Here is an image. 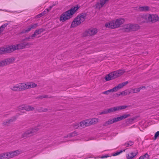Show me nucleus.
Masks as SVG:
<instances>
[{
	"label": "nucleus",
	"instance_id": "nucleus-1",
	"mask_svg": "<svg viewBox=\"0 0 159 159\" xmlns=\"http://www.w3.org/2000/svg\"><path fill=\"white\" fill-rule=\"evenodd\" d=\"M37 86L36 84L33 82L22 83L13 86L10 89L14 91H21L35 87Z\"/></svg>",
	"mask_w": 159,
	"mask_h": 159
},
{
	"label": "nucleus",
	"instance_id": "nucleus-2",
	"mask_svg": "<svg viewBox=\"0 0 159 159\" xmlns=\"http://www.w3.org/2000/svg\"><path fill=\"white\" fill-rule=\"evenodd\" d=\"M79 8V7L77 5L76 7H74L70 10L63 13L60 17V20L63 22L71 18Z\"/></svg>",
	"mask_w": 159,
	"mask_h": 159
},
{
	"label": "nucleus",
	"instance_id": "nucleus-3",
	"mask_svg": "<svg viewBox=\"0 0 159 159\" xmlns=\"http://www.w3.org/2000/svg\"><path fill=\"white\" fill-rule=\"evenodd\" d=\"M40 124H38L37 126L31 127L26 129L22 134L21 138L26 139L28 137L35 135L39 130V129L38 127H40Z\"/></svg>",
	"mask_w": 159,
	"mask_h": 159
},
{
	"label": "nucleus",
	"instance_id": "nucleus-4",
	"mask_svg": "<svg viewBox=\"0 0 159 159\" xmlns=\"http://www.w3.org/2000/svg\"><path fill=\"white\" fill-rule=\"evenodd\" d=\"M125 72V70H119L111 72L107 75L105 77L106 81H108L113 79L116 78L122 75Z\"/></svg>",
	"mask_w": 159,
	"mask_h": 159
},
{
	"label": "nucleus",
	"instance_id": "nucleus-5",
	"mask_svg": "<svg viewBox=\"0 0 159 159\" xmlns=\"http://www.w3.org/2000/svg\"><path fill=\"white\" fill-rule=\"evenodd\" d=\"M125 21L124 19L120 18L116 19V20H113L106 23L105 26L106 27L111 29L116 28L119 27L121 25L123 24Z\"/></svg>",
	"mask_w": 159,
	"mask_h": 159
},
{
	"label": "nucleus",
	"instance_id": "nucleus-6",
	"mask_svg": "<svg viewBox=\"0 0 159 159\" xmlns=\"http://www.w3.org/2000/svg\"><path fill=\"white\" fill-rule=\"evenodd\" d=\"M86 13H81L76 17L72 22L70 28H74L83 22L86 18Z\"/></svg>",
	"mask_w": 159,
	"mask_h": 159
},
{
	"label": "nucleus",
	"instance_id": "nucleus-7",
	"mask_svg": "<svg viewBox=\"0 0 159 159\" xmlns=\"http://www.w3.org/2000/svg\"><path fill=\"white\" fill-rule=\"evenodd\" d=\"M145 23H152L159 21V17L156 14H145Z\"/></svg>",
	"mask_w": 159,
	"mask_h": 159
},
{
	"label": "nucleus",
	"instance_id": "nucleus-8",
	"mask_svg": "<svg viewBox=\"0 0 159 159\" xmlns=\"http://www.w3.org/2000/svg\"><path fill=\"white\" fill-rule=\"evenodd\" d=\"M128 106L126 105H123L121 106H116L114 107H111L108 109V113L113 112L116 111H120L128 107Z\"/></svg>",
	"mask_w": 159,
	"mask_h": 159
},
{
	"label": "nucleus",
	"instance_id": "nucleus-9",
	"mask_svg": "<svg viewBox=\"0 0 159 159\" xmlns=\"http://www.w3.org/2000/svg\"><path fill=\"white\" fill-rule=\"evenodd\" d=\"M15 58L13 57L5 59L4 60L0 61L2 66L3 67L7 65H9L11 63H13L15 61Z\"/></svg>",
	"mask_w": 159,
	"mask_h": 159
},
{
	"label": "nucleus",
	"instance_id": "nucleus-10",
	"mask_svg": "<svg viewBox=\"0 0 159 159\" xmlns=\"http://www.w3.org/2000/svg\"><path fill=\"white\" fill-rule=\"evenodd\" d=\"M38 26V24L36 23L33 24H31L26 29L23 30L20 32V34H25L28 33L31 30L36 28Z\"/></svg>",
	"mask_w": 159,
	"mask_h": 159
},
{
	"label": "nucleus",
	"instance_id": "nucleus-11",
	"mask_svg": "<svg viewBox=\"0 0 159 159\" xmlns=\"http://www.w3.org/2000/svg\"><path fill=\"white\" fill-rule=\"evenodd\" d=\"M97 32V30L95 28H91L85 31L84 34L85 36L93 35L96 34Z\"/></svg>",
	"mask_w": 159,
	"mask_h": 159
},
{
	"label": "nucleus",
	"instance_id": "nucleus-12",
	"mask_svg": "<svg viewBox=\"0 0 159 159\" xmlns=\"http://www.w3.org/2000/svg\"><path fill=\"white\" fill-rule=\"evenodd\" d=\"M23 152L21 150H17L16 151L9 152V156H10V158H11L15 156H17Z\"/></svg>",
	"mask_w": 159,
	"mask_h": 159
},
{
	"label": "nucleus",
	"instance_id": "nucleus-13",
	"mask_svg": "<svg viewBox=\"0 0 159 159\" xmlns=\"http://www.w3.org/2000/svg\"><path fill=\"white\" fill-rule=\"evenodd\" d=\"M16 50V46L14 45H11L5 48V53H11Z\"/></svg>",
	"mask_w": 159,
	"mask_h": 159
},
{
	"label": "nucleus",
	"instance_id": "nucleus-14",
	"mask_svg": "<svg viewBox=\"0 0 159 159\" xmlns=\"http://www.w3.org/2000/svg\"><path fill=\"white\" fill-rule=\"evenodd\" d=\"M16 119V118L15 117H14L6 121L3 122L2 123V124L4 125L8 126L11 123L15 121Z\"/></svg>",
	"mask_w": 159,
	"mask_h": 159
},
{
	"label": "nucleus",
	"instance_id": "nucleus-15",
	"mask_svg": "<svg viewBox=\"0 0 159 159\" xmlns=\"http://www.w3.org/2000/svg\"><path fill=\"white\" fill-rule=\"evenodd\" d=\"M145 15H140L137 18V20L141 23H145Z\"/></svg>",
	"mask_w": 159,
	"mask_h": 159
},
{
	"label": "nucleus",
	"instance_id": "nucleus-16",
	"mask_svg": "<svg viewBox=\"0 0 159 159\" xmlns=\"http://www.w3.org/2000/svg\"><path fill=\"white\" fill-rule=\"evenodd\" d=\"M104 4V2H103V1L102 0H100V2H97L96 4L95 5V7L96 8L100 9L103 6Z\"/></svg>",
	"mask_w": 159,
	"mask_h": 159
},
{
	"label": "nucleus",
	"instance_id": "nucleus-17",
	"mask_svg": "<svg viewBox=\"0 0 159 159\" xmlns=\"http://www.w3.org/2000/svg\"><path fill=\"white\" fill-rule=\"evenodd\" d=\"M139 9L140 11H148L150 10V7L148 6H145L139 7Z\"/></svg>",
	"mask_w": 159,
	"mask_h": 159
},
{
	"label": "nucleus",
	"instance_id": "nucleus-18",
	"mask_svg": "<svg viewBox=\"0 0 159 159\" xmlns=\"http://www.w3.org/2000/svg\"><path fill=\"white\" fill-rule=\"evenodd\" d=\"M9 152L0 154V159H8L10 158Z\"/></svg>",
	"mask_w": 159,
	"mask_h": 159
},
{
	"label": "nucleus",
	"instance_id": "nucleus-19",
	"mask_svg": "<svg viewBox=\"0 0 159 159\" xmlns=\"http://www.w3.org/2000/svg\"><path fill=\"white\" fill-rule=\"evenodd\" d=\"M131 31H135L139 29V26L137 24L133 25L130 24Z\"/></svg>",
	"mask_w": 159,
	"mask_h": 159
},
{
	"label": "nucleus",
	"instance_id": "nucleus-20",
	"mask_svg": "<svg viewBox=\"0 0 159 159\" xmlns=\"http://www.w3.org/2000/svg\"><path fill=\"white\" fill-rule=\"evenodd\" d=\"M138 152L136 151L135 152H131L130 154H128L126 156L127 159H132L133 158L138 154Z\"/></svg>",
	"mask_w": 159,
	"mask_h": 159
},
{
	"label": "nucleus",
	"instance_id": "nucleus-21",
	"mask_svg": "<svg viewBox=\"0 0 159 159\" xmlns=\"http://www.w3.org/2000/svg\"><path fill=\"white\" fill-rule=\"evenodd\" d=\"M124 32H129L131 31L130 24L125 25L123 29Z\"/></svg>",
	"mask_w": 159,
	"mask_h": 159
},
{
	"label": "nucleus",
	"instance_id": "nucleus-22",
	"mask_svg": "<svg viewBox=\"0 0 159 159\" xmlns=\"http://www.w3.org/2000/svg\"><path fill=\"white\" fill-rule=\"evenodd\" d=\"M115 122H116L114 118L112 119H109L108 121L104 123L103 125L104 126H106L108 125L111 124Z\"/></svg>",
	"mask_w": 159,
	"mask_h": 159
},
{
	"label": "nucleus",
	"instance_id": "nucleus-23",
	"mask_svg": "<svg viewBox=\"0 0 159 159\" xmlns=\"http://www.w3.org/2000/svg\"><path fill=\"white\" fill-rule=\"evenodd\" d=\"M16 50L21 49L25 48L23 42H21L20 44H17L16 46Z\"/></svg>",
	"mask_w": 159,
	"mask_h": 159
},
{
	"label": "nucleus",
	"instance_id": "nucleus-24",
	"mask_svg": "<svg viewBox=\"0 0 159 159\" xmlns=\"http://www.w3.org/2000/svg\"><path fill=\"white\" fill-rule=\"evenodd\" d=\"M89 121H90V124L91 125H94L97 123L98 122V118H94L91 119H89Z\"/></svg>",
	"mask_w": 159,
	"mask_h": 159
},
{
	"label": "nucleus",
	"instance_id": "nucleus-25",
	"mask_svg": "<svg viewBox=\"0 0 159 159\" xmlns=\"http://www.w3.org/2000/svg\"><path fill=\"white\" fill-rule=\"evenodd\" d=\"M128 83V81H127L119 84L117 86V88L119 89L123 88L124 86L126 85Z\"/></svg>",
	"mask_w": 159,
	"mask_h": 159
},
{
	"label": "nucleus",
	"instance_id": "nucleus-26",
	"mask_svg": "<svg viewBox=\"0 0 159 159\" xmlns=\"http://www.w3.org/2000/svg\"><path fill=\"white\" fill-rule=\"evenodd\" d=\"M25 110L27 111H32L34 110V108L31 106H25Z\"/></svg>",
	"mask_w": 159,
	"mask_h": 159
},
{
	"label": "nucleus",
	"instance_id": "nucleus-27",
	"mask_svg": "<svg viewBox=\"0 0 159 159\" xmlns=\"http://www.w3.org/2000/svg\"><path fill=\"white\" fill-rule=\"evenodd\" d=\"M44 31V30L42 28H41L40 29H38L36 30H35L34 32L36 33L37 35H38L40 34L41 33L43 32Z\"/></svg>",
	"mask_w": 159,
	"mask_h": 159
},
{
	"label": "nucleus",
	"instance_id": "nucleus-28",
	"mask_svg": "<svg viewBox=\"0 0 159 159\" xmlns=\"http://www.w3.org/2000/svg\"><path fill=\"white\" fill-rule=\"evenodd\" d=\"M139 159H149V156L146 153L144 155L140 156Z\"/></svg>",
	"mask_w": 159,
	"mask_h": 159
},
{
	"label": "nucleus",
	"instance_id": "nucleus-29",
	"mask_svg": "<svg viewBox=\"0 0 159 159\" xmlns=\"http://www.w3.org/2000/svg\"><path fill=\"white\" fill-rule=\"evenodd\" d=\"M143 88H146V87L145 86H142L138 88L134 89H133V93H135L139 92L140 91V90L142 89Z\"/></svg>",
	"mask_w": 159,
	"mask_h": 159
},
{
	"label": "nucleus",
	"instance_id": "nucleus-30",
	"mask_svg": "<svg viewBox=\"0 0 159 159\" xmlns=\"http://www.w3.org/2000/svg\"><path fill=\"white\" fill-rule=\"evenodd\" d=\"M8 24V23H6L2 25L0 27V34L4 30L5 27H6Z\"/></svg>",
	"mask_w": 159,
	"mask_h": 159
},
{
	"label": "nucleus",
	"instance_id": "nucleus-31",
	"mask_svg": "<svg viewBox=\"0 0 159 159\" xmlns=\"http://www.w3.org/2000/svg\"><path fill=\"white\" fill-rule=\"evenodd\" d=\"M52 97H52V96H50V97H48V95H41L39 96L37 98H38L42 99L43 98H52Z\"/></svg>",
	"mask_w": 159,
	"mask_h": 159
},
{
	"label": "nucleus",
	"instance_id": "nucleus-32",
	"mask_svg": "<svg viewBox=\"0 0 159 159\" xmlns=\"http://www.w3.org/2000/svg\"><path fill=\"white\" fill-rule=\"evenodd\" d=\"M23 43L25 47V48L30 47L31 45H33L32 43H26L23 42Z\"/></svg>",
	"mask_w": 159,
	"mask_h": 159
},
{
	"label": "nucleus",
	"instance_id": "nucleus-33",
	"mask_svg": "<svg viewBox=\"0 0 159 159\" xmlns=\"http://www.w3.org/2000/svg\"><path fill=\"white\" fill-rule=\"evenodd\" d=\"M70 137L75 136L78 135V133L75 131L69 134Z\"/></svg>",
	"mask_w": 159,
	"mask_h": 159
},
{
	"label": "nucleus",
	"instance_id": "nucleus-34",
	"mask_svg": "<svg viewBox=\"0 0 159 159\" xmlns=\"http://www.w3.org/2000/svg\"><path fill=\"white\" fill-rule=\"evenodd\" d=\"M84 122L85 126H88L91 125L90 124V121H89V119L86 120H84Z\"/></svg>",
	"mask_w": 159,
	"mask_h": 159
},
{
	"label": "nucleus",
	"instance_id": "nucleus-35",
	"mask_svg": "<svg viewBox=\"0 0 159 159\" xmlns=\"http://www.w3.org/2000/svg\"><path fill=\"white\" fill-rule=\"evenodd\" d=\"M134 144V142L131 141H129L127 143H125L124 144V145L128 147L129 146H131L133 145Z\"/></svg>",
	"mask_w": 159,
	"mask_h": 159
},
{
	"label": "nucleus",
	"instance_id": "nucleus-36",
	"mask_svg": "<svg viewBox=\"0 0 159 159\" xmlns=\"http://www.w3.org/2000/svg\"><path fill=\"white\" fill-rule=\"evenodd\" d=\"M125 149H124L123 150H120V151L114 153L113 155V156H117V155L120 154L122 152H125Z\"/></svg>",
	"mask_w": 159,
	"mask_h": 159
},
{
	"label": "nucleus",
	"instance_id": "nucleus-37",
	"mask_svg": "<svg viewBox=\"0 0 159 159\" xmlns=\"http://www.w3.org/2000/svg\"><path fill=\"white\" fill-rule=\"evenodd\" d=\"M73 126L76 129H78L80 126L79 124L78 123H73Z\"/></svg>",
	"mask_w": 159,
	"mask_h": 159
},
{
	"label": "nucleus",
	"instance_id": "nucleus-38",
	"mask_svg": "<svg viewBox=\"0 0 159 159\" xmlns=\"http://www.w3.org/2000/svg\"><path fill=\"white\" fill-rule=\"evenodd\" d=\"M5 53V48H0V55Z\"/></svg>",
	"mask_w": 159,
	"mask_h": 159
},
{
	"label": "nucleus",
	"instance_id": "nucleus-39",
	"mask_svg": "<svg viewBox=\"0 0 159 159\" xmlns=\"http://www.w3.org/2000/svg\"><path fill=\"white\" fill-rule=\"evenodd\" d=\"M130 116V115L129 114H128L124 115H123L121 116V119L122 120L123 119H125V118H127V117H129Z\"/></svg>",
	"mask_w": 159,
	"mask_h": 159
},
{
	"label": "nucleus",
	"instance_id": "nucleus-40",
	"mask_svg": "<svg viewBox=\"0 0 159 159\" xmlns=\"http://www.w3.org/2000/svg\"><path fill=\"white\" fill-rule=\"evenodd\" d=\"M137 118V117H134L132 118L128 119L127 120L128 121L129 123L132 122L134 120H135Z\"/></svg>",
	"mask_w": 159,
	"mask_h": 159
},
{
	"label": "nucleus",
	"instance_id": "nucleus-41",
	"mask_svg": "<svg viewBox=\"0 0 159 159\" xmlns=\"http://www.w3.org/2000/svg\"><path fill=\"white\" fill-rule=\"evenodd\" d=\"M108 113V109H105L103 110L102 112L100 113V114L102 115L104 114H107Z\"/></svg>",
	"mask_w": 159,
	"mask_h": 159
},
{
	"label": "nucleus",
	"instance_id": "nucleus-42",
	"mask_svg": "<svg viewBox=\"0 0 159 159\" xmlns=\"http://www.w3.org/2000/svg\"><path fill=\"white\" fill-rule=\"evenodd\" d=\"M80 126L81 127L85 128V125L84 120L80 122Z\"/></svg>",
	"mask_w": 159,
	"mask_h": 159
},
{
	"label": "nucleus",
	"instance_id": "nucleus-43",
	"mask_svg": "<svg viewBox=\"0 0 159 159\" xmlns=\"http://www.w3.org/2000/svg\"><path fill=\"white\" fill-rule=\"evenodd\" d=\"M114 119L115 121V122H116L122 120L121 116L117 117V118H115Z\"/></svg>",
	"mask_w": 159,
	"mask_h": 159
},
{
	"label": "nucleus",
	"instance_id": "nucleus-44",
	"mask_svg": "<svg viewBox=\"0 0 159 159\" xmlns=\"http://www.w3.org/2000/svg\"><path fill=\"white\" fill-rule=\"evenodd\" d=\"M159 136V131H157L155 134L154 140H156Z\"/></svg>",
	"mask_w": 159,
	"mask_h": 159
},
{
	"label": "nucleus",
	"instance_id": "nucleus-45",
	"mask_svg": "<svg viewBox=\"0 0 159 159\" xmlns=\"http://www.w3.org/2000/svg\"><path fill=\"white\" fill-rule=\"evenodd\" d=\"M120 94H121V95H122L123 96H125L127 94V93L126 92V91L125 90V91H122L121 92H120Z\"/></svg>",
	"mask_w": 159,
	"mask_h": 159
},
{
	"label": "nucleus",
	"instance_id": "nucleus-46",
	"mask_svg": "<svg viewBox=\"0 0 159 159\" xmlns=\"http://www.w3.org/2000/svg\"><path fill=\"white\" fill-rule=\"evenodd\" d=\"M25 105H22L21 106H20L19 107V109L23 110H25Z\"/></svg>",
	"mask_w": 159,
	"mask_h": 159
},
{
	"label": "nucleus",
	"instance_id": "nucleus-47",
	"mask_svg": "<svg viewBox=\"0 0 159 159\" xmlns=\"http://www.w3.org/2000/svg\"><path fill=\"white\" fill-rule=\"evenodd\" d=\"M44 16V15L43 14V13L42 12H41V13H40L37 16V17L38 18L41 17L42 16Z\"/></svg>",
	"mask_w": 159,
	"mask_h": 159
},
{
	"label": "nucleus",
	"instance_id": "nucleus-48",
	"mask_svg": "<svg viewBox=\"0 0 159 159\" xmlns=\"http://www.w3.org/2000/svg\"><path fill=\"white\" fill-rule=\"evenodd\" d=\"M30 39V37H26L25 39H23L22 41V42H24L26 41H28V40Z\"/></svg>",
	"mask_w": 159,
	"mask_h": 159
},
{
	"label": "nucleus",
	"instance_id": "nucleus-49",
	"mask_svg": "<svg viewBox=\"0 0 159 159\" xmlns=\"http://www.w3.org/2000/svg\"><path fill=\"white\" fill-rule=\"evenodd\" d=\"M110 93L109 91V90H108L105 91L102 93L103 94H106L107 95H108L109 94V93Z\"/></svg>",
	"mask_w": 159,
	"mask_h": 159
},
{
	"label": "nucleus",
	"instance_id": "nucleus-50",
	"mask_svg": "<svg viewBox=\"0 0 159 159\" xmlns=\"http://www.w3.org/2000/svg\"><path fill=\"white\" fill-rule=\"evenodd\" d=\"M37 35L36 33L34 32V33L31 35V38L33 39Z\"/></svg>",
	"mask_w": 159,
	"mask_h": 159
},
{
	"label": "nucleus",
	"instance_id": "nucleus-51",
	"mask_svg": "<svg viewBox=\"0 0 159 159\" xmlns=\"http://www.w3.org/2000/svg\"><path fill=\"white\" fill-rule=\"evenodd\" d=\"M109 156H108V155H106L103 156H102L101 157V158H106L108 157H109Z\"/></svg>",
	"mask_w": 159,
	"mask_h": 159
},
{
	"label": "nucleus",
	"instance_id": "nucleus-52",
	"mask_svg": "<svg viewBox=\"0 0 159 159\" xmlns=\"http://www.w3.org/2000/svg\"><path fill=\"white\" fill-rule=\"evenodd\" d=\"M113 88L114 89V92H116L119 90V89L117 88V86Z\"/></svg>",
	"mask_w": 159,
	"mask_h": 159
},
{
	"label": "nucleus",
	"instance_id": "nucleus-53",
	"mask_svg": "<svg viewBox=\"0 0 159 159\" xmlns=\"http://www.w3.org/2000/svg\"><path fill=\"white\" fill-rule=\"evenodd\" d=\"M121 95V94H120V93H116L115 94H114L115 97H118Z\"/></svg>",
	"mask_w": 159,
	"mask_h": 159
},
{
	"label": "nucleus",
	"instance_id": "nucleus-54",
	"mask_svg": "<svg viewBox=\"0 0 159 159\" xmlns=\"http://www.w3.org/2000/svg\"><path fill=\"white\" fill-rule=\"evenodd\" d=\"M56 5V4H53L52 6H50L49 7V8L50 9V10H51L52 7L54 6H55Z\"/></svg>",
	"mask_w": 159,
	"mask_h": 159
},
{
	"label": "nucleus",
	"instance_id": "nucleus-55",
	"mask_svg": "<svg viewBox=\"0 0 159 159\" xmlns=\"http://www.w3.org/2000/svg\"><path fill=\"white\" fill-rule=\"evenodd\" d=\"M42 108H42V107H41V108H40V109H39V110H38V111H39V112H43V109H42Z\"/></svg>",
	"mask_w": 159,
	"mask_h": 159
},
{
	"label": "nucleus",
	"instance_id": "nucleus-56",
	"mask_svg": "<svg viewBox=\"0 0 159 159\" xmlns=\"http://www.w3.org/2000/svg\"><path fill=\"white\" fill-rule=\"evenodd\" d=\"M42 12L43 13V14L44 15L48 13L47 12V11H46L45 10L43 11Z\"/></svg>",
	"mask_w": 159,
	"mask_h": 159
},
{
	"label": "nucleus",
	"instance_id": "nucleus-57",
	"mask_svg": "<svg viewBox=\"0 0 159 159\" xmlns=\"http://www.w3.org/2000/svg\"><path fill=\"white\" fill-rule=\"evenodd\" d=\"M64 137L65 138H67L68 137H70L69 134H68L67 135L65 136H64Z\"/></svg>",
	"mask_w": 159,
	"mask_h": 159
},
{
	"label": "nucleus",
	"instance_id": "nucleus-58",
	"mask_svg": "<svg viewBox=\"0 0 159 159\" xmlns=\"http://www.w3.org/2000/svg\"><path fill=\"white\" fill-rule=\"evenodd\" d=\"M43 112H44L47 111L48 110V109L45 108L43 109Z\"/></svg>",
	"mask_w": 159,
	"mask_h": 159
},
{
	"label": "nucleus",
	"instance_id": "nucleus-59",
	"mask_svg": "<svg viewBox=\"0 0 159 159\" xmlns=\"http://www.w3.org/2000/svg\"><path fill=\"white\" fill-rule=\"evenodd\" d=\"M45 10L46 11H47V12L48 13V12H49L51 10H50V9L48 8L46 9H45Z\"/></svg>",
	"mask_w": 159,
	"mask_h": 159
},
{
	"label": "nucleus",
	"instance_id": "nucleus-60",
	"mask_svg": "<svg viewBox=\"0 0 159 159\" xmlns=\"http://www.w3.org/2000/svg\"><path fill=\"white\" fill-rule=\"evenodd\" d=\"M109 91H110V92H114L113 88L110 89H109Z\"/></svg>",
	"mask_w": 159,
	"mask_h": 159
},
{
	"label": "nucleus",
	"instance_id": "nucleus-61",
	"mask_svg": "<svg viewBox=\"0 0 159 159\" xmlns=\"http://www.w3.org/2000/svg\"><path fill=\"white\" fill-rule=\"evenodd\" d=\"M102 1H103V2H105V4L106 3V2L108 1L109 0H102Z\"/></svg>",
	"mask_w": 159,
	"mask_h": 159
}]
</instances>
